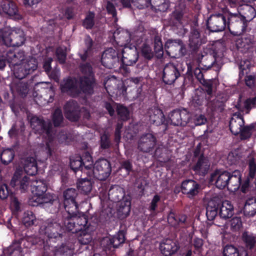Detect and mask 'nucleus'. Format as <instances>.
<instances>
[{"label": "nucleus", "instance_id": "obj_18", "mask_svg": "<svg viewBox=\"0 0 256 256\" xmlns=\"http://www.w3.org/2000/svg\"><path fill=\"white\" fill-rule=\"evenodd\" d=\"M120 56V66H130L135 64L138 58V54L136 48H126L122 52Z\"/></svg>", "mask_w": 256, "mask_h": 256}, {"label": "nucleus", "instance_id": "obj_27", "mask_svg": "<svg viewBox=\"0 0 256 256\" xmlns=\"http://www.w3.org/2000/svg\"><path fill=\"white\" fill-rule=\"evenodd\" d=\"M53 256H74V247L70 243H62L60 246H55L52 250Z\"/></svg>", "mask_w": 256, "mask_h": 256}, {"label": "nucleus", "instance_id": "obj_63", "mask_svg": "<svg viewBox=\"0 0 256 256\" xmlns=\"http://www.w3.org/2000/svg\"><path fill=\"white\" fill-rule=\"evenodd\" d=\"M204 240L202 238H196L194 239L190 248L192 246H194V254H196V252L200 253L201 252Z\"/></svg>", "mask_w": 256, "mask_h": 256}, {"label": "nucleus", "instance_id": "obj_36", "mask_svg": "<svg viewBox=\"0 0 256 256\" xmlns=\"http://www.w3.org/2000/svg\"><path fill=\"white\" fill-rule=\"evenodd\" d=\"M243 211L246 216H254L256 214V199L253 198H248L246 202Z\"/></svg>", "mask_w": 256, "mask_h": 256}, {"label": "nucleus", "instance_id": "obj_56", "mask_svg": "<svg viewBox=\"0 0 256 256\" xmlns=\"http://www.w3.org/2000/svg\"><path fill=\"white\" fill-rule=\"evenodd\" d=\"M111 146V142L110 135L108 133L104 132L101 136L100 140V146L102 150H106Z\"/></svg>", "mask_w": 256, "mask_h": 256}, {"label": "nucleus", "instance_id": "obj_14", "mask_svg": "<svg viewBox=\"0 0 256 256\" xmlns=\"http://www.w3.org/2000/svg\"><path fill=\"white\" fill-rule=\"evenodd\" d=\"M148 115L150 124L156 126L162 125L164 131L168 129V122L166 120L164 112L158 106H152L148 111Z\"/></svg>", "mask_w": 256, "mask_h": 256}, {"label": "nucleus", "instance_id": "obj_21", "mask_svg": "<svg viewBox=\"0 0 256 256\" xmlns=\"http://www.w3.org/2000/svg\"><path fill=\"white\" fill-rule=\"evenodd\" d=\"M156 142L154 136L148 133L142 135L138 142V149L144 152H149L152 151Z\"/></svg>", "mask_w": 256, "mask_h": 256}, {"label": "nucleus", "instance_id": "obj_1", "mask_svg": "<svg viewBox=\"0 0 256 256\" xmlns=\"http://www.w3.org/2000/svg\"><path fill=\"white\" fill-rule=\"evenodd\" d=\"M22 60V64H18L17 63V80H19L17 82V95L24 98L28 92V82L20 80L35 70L37 64L36 60L32 58Z\"/></svg>", "mask_w": 256, "mask_h": 256}, {"label": "nucleus", "instance_id": "obj_45", "mask_svg": "<svg viewBox=\"0 0 256 256\" xmlns=\"http://www.w3.org/2000/svg\"><path fill=\"white\" fill-rule=\"evenodd\" d=\"M74 234L78 237V240L81 244L86 245L92 241V237L90 232L89 228Z\"/></svg>", "mask_w": 256, "mask_h": 256}, {"label": "nucleus", "instance_id": "obj_46", "mask_svg": "<svg viewBox=\"0 0 256 256\" xmlns=\"http://www.w3.org/2000/svg\"><path fill=\"white\" fill-rule=\"evenodd\" d=\"M242 240L245 244L246 248L249 250L254 248L256 240V238L248 232H244L242 234Z\"/></svg>", "mask_w": 256, "mask_h": 256}, {"label": "nucleus", "instance_id": "obj_60", "mask_svg": "<svg viewBox=\"0 0 256 256\" xmlns=\"http://www.w3.org/2000/svg\"><path fill=\"white\" fill-rule=\"evenodd\" d=\"M240 156L236 152H230L227 156V162L230 165H236L240 160Z\"/></svg>", "mask_w": 256, "mask_h": 256}, {"label": "nucleus", "instance_id": "obj_20", "mask_svg": "<svg viewBox=\"0 0 256 256\" xmlns=\"http://www.w3.org/2000/svg\"><path fill=\"white\" fill-rule=\"evenodd\" d=\"M200 189V184L192 180H186L181 184V190L183 194L190 198H193L198 194Z\"/></svg>", "mask_w": 256, "mask_h": 256}, {"label": "nucleus", "instance_id": "obj_30", "mask_svg": "<svg viewBox=\"0 0 256 256\" xmlns=\"http://www.w3.org/2000/svg\"><path fill=\"white\" fill-rule=\"evenodd\" d=\"M238 13L240 14L242 19L248 25V22L252 20L256 16V10L255 8L251 6L246 4L242 6L240 11H238Z\"/></svg>", "mask_w": 256, "mask_h": 256}, {"label": "nucleus", "instance_id": "obj_57", "mask_svg": "<svg viewBox=\"0 0 256 256\" xmlns=\"http://www.w3.org/2000/svg\"><path fill=\"white\" fill-rule=\"evenodd\" d=\"M140 48L142 54L145 58L150 60L153 58V52L151 48L148 44L144 42Z\"/></svg>", "mask_w": 256, "mask_h": 256}, {"label": "nucleus", "instance_id": "obj_2", "mask_svg": "<svg viewBox=\"0 0 256 256\" xmlns=\"http://www.w3.org/2000/svg\"><path fill=\"white\" fill-rule=\"evenodd\" d=\"M78 213L70 212V216L62 214V222L66 231L74 234L89 228L87 218L84 215L78 216Z\"/></svg>", "mask_w": 256, "mask_h": 256}, {"label": "nucleus", "instance_id": "obj_50", "mask_svg": "<svg viewBox=\"0 0 256 256\" xmlns=\"http://www.w3.org/2000/svg\"><path fill=\"white\" fill-rule=\"evenodd\" d=\"M20 171L17 168V182H19V188L22 192H25L28 188L30 184V178L24 176L22 178L20 176Z\"/></svg>", "mask_w": 256, "mask_h": 256}, {"label": "nucleus", "instance_id": "obj_37", "mask_svg": "<svg viewBox=\"0 0 256 256\" xmlns=\"http://www.w3.org/2000/svg\"><path fill=\"white\" fill-rule=\"evenodd\" d=\"M92 178H80L77 182L78 189L84 194H88L92 189V184L90 179Z\"/></svg>", "mask_w": 256, "mask_h": 256}, {"label": "nucleus", "instance_id": "obj_31", "mask_svg": "<svg viewBox=\"0 0 256 256\" xmlns=\"http://www.w3.org/2000/svg\"><path fill=\"white\" fill-rule=\"evenodd\" d=\"M245 122L243 116H237L232 118L230 121L229 127L231 132L235 136L239 134L242 128L244 125Z\"/></svg>", "mask_w": 256, "mask_h": 256}, {"label": "nucleus", "instance_id": "obj_48", "mask_svg": "<svg viewBox=\"0 0 256 256\" xmlns=\"http://www.w3.org/2000/svg\"><path fill=\"white\" fill-rule=\"evenodd\" d=\"M186 219L187 216L185 214L175 215L170 213L168 216V220L174 226L184 224Z\"/></svg>", "mask_w": 256, "mask_h": 256}, {"label": "nucleus", "instance_id": "obj_54", "mask_svg": "<svg viewBox=\"0 0 256 256\" xmlns=\"http://www.w3.org/2000/svg\"><path fill=\"white\" fill-rule=\"evenodd\" d=\"M254 128V126L253 124L246 126H244L240 130V132L239 133L240 140H246L250 138L252 136V131Z\"/></svg>", "mask_w": 256, "mask_h": 256}, {"label": "nucleus", "instance_id": "obj_17", "mask_svg": "<svg viewBox=\"0 0 256 256\" xmlns=\"http://www.w3.org/2000/svg\"><path fill=\"white\" fill-rule=\"evenodd\" d=\"M228 172L216 170L211 174L210 181L214 183L216 188L222 190L228 186Z\"/></svg>", "mask_w": 256, "mask_h": 256}, {"label": "nucleus", "instance_id": "obj_62", "mask_svg": "<svg viewBox=\"0 0 256 256\" xmlns=\"http://www.w3.org/2000/svg\"><path fill=\"white\" fill-rule=\"evenodd\" d=\"M242 226V222L240 217L235 216L230 220V228L232 231L239 230Z\"/></svg>", "mask_w": 256, "mask_h": 256}, {"label": "nucleus", "instance_id": "obj_40", "mask_svg": "<svg viewBox=\"0 0 256 256\" xmlns=\"http://www.w3.org/2000/svg\"><path fill=\"white\" fill-rule=\"evenodd\" d=\"M182 44V40L180 39L176 40H168L165 43L164 49L166 53L170 56L172 54L178 51L180 45Z\"/></svg>", "mask_w": 256, "mask_h": 256}, {"label": "nucleus", "instance_id": "obj_5", "mask_svg": "<svg viewBox=\"0 0 256 256\" xmlns=\"http://www.w3.org/2000/svg\"><path fill=\"white\" fill-rule=\"evenodd\" d=\"M78 190L74 188H68L62 192V202L65 211L62 214L70 216V212L74 214L79 212L78 202Z\"/></svg>", "mask_w": 256, "mask_h": 256}, {"label": "nucleus", "instance_id": "obj_6", "mask_svg": "<svg viewBox=\"0 0 256 256\" xmlns=\"http://www.w3.org/2000/svg\"><path fill=\"white\" fill-rule=\"evenodd\" d=\"M227 19V28L232 35L240 36L246 31L248 24L238 12L232 13L228 10Z\"/></svg>", "mask_w": 256, "mask_h": 256}, {"label": "nucleus", "instance_id": "obj_34", "mask_svg": "<svg viewBox=\"0 0 256 256\" xmlns=\"http://www.w3.org/2000/svg\"><path fill=\"white\" fill-rule=\"evenodd\" d=\"M24 170L28 175H36L38 172V165L36 158L32 156L27 158L24 161Z\"/></svg>", "mask_w": 256, "mask_h": 256}, {"label": "nucleus", "instance_id": "obj_51", "mask_svg": "<svg viewBox=\"0 0 256 256\" xmlns=\"http://www.w3.org/2000/svg\"><path fill=\"white\" fill-rule=\"evenodd\" d=\"M14 152L13 150L8 148L4 150L0 154V160L2 164H8L13 160Z\"/></svg>", "mask_w": 256, "mask_h": 256}, {"label": "nucleus", "instance_id": "obj_4", "mask_svg": "<svg viewBox=\"0 0 256 256\" xmlns=\"http://www.w3.org/2000/svg\"><path fill=\"white\" fill-rule=\"evenodd\" d=\"M112 167L110 162L106 158H100L89 168L87 172L88 177L99 180H105L110 175Z\"/></svg>", "mask_w": 256, "mask_h": 256}, {"label": "nucleus", "instance_id": "obj_39", "mask_svg": "<svg viewBox=\"0 0 256 256\" xmlns=\"http://www.w3.org/2000/svg\"><path fill=\"white\" fill-rule=\"evenodd\" d=\"M253 68H254V66L252 64L250 60H241L238 65L239 78L242 80L246 74H249Z\"/></svg>", "mask_w": 256, "mask_h": 256}, {"label": "nucleus", "instance_id": "obj_12", "mask_svg": "<svg viewBox=\"0 0 256 256\" xmlns=\"http://www.w3.org/2000/svg\"><path fill=\"white\" fill-rule=\"evenodd\" d=\"M181 75L180 65L172 62L166 64L162 71V80L166 84H173Z\"/></svg>", "mask_w": 256, "mask_h": 256}, {"label": "nucleus", "instance_id": "obj_9", "mask_svg": "<svg viewBox=\"0 0 256 256\" xmlns=\"http://www.w3.org/2000/svg\"><path fill=\"white\" fill-rule=\"evenodd\" d=\"M202 44L200 26L196 20H194L190 24V30L188 39V48L190 54L194 56L196 54Z\"/></svg>", "mask_w": 256, "mask_h": 256}, {"label": "nucleus", "instance_id": "obj_25", "mask_svg": "<svg viewBox=\"0 0 256 256\" xmlns=\"http://www.w3.org/2000/svg\"><path fill=\"white\" fill-rule=\"evenodd\" d=\"M210 163L207 157L204 156L202 152L198 158V161L192 167V170L196 174L204 176L208 172Z\"/></svg>", "mask_w": 256, "mask_h": 256}, {"label": "nucleus", "instance_id": "obj_7", "mask_svg": "<svg viewBox=\"0 0 256 256\" xmlns=\"http://www.w3.org/2000/svg\"><path fill=\"white\" fill-rule=\"evenodd\" d=\"M228 10L213 14L208 18L207 28L212 32H222L227 28Z\"/></svg>", "mask_w": 256, "mask_h": 256}, {"label": "nucleus", "instance_id": "obj_16", "mask_svg": "<svg viewBox=\"0 0 256 256\" xmlns=\"http://www.w3.org/2000/svg\"><path fill=\"white\" fill-rule=\"evenodd\" d=\"M190 117L188 111L185 108L174 110L169 114L171 124L175 126H186Z\"/></svg>", "mask_w": 256, "mask_h": 256}, {"label": "nucleus", "instance_id": "obj_23", "mask_svg": "<svg viewBox=\"0 0 256 256\" xmlns=\"http://www.w3.org/2000/svg\"><path fill=\"white\" fill-rule=\"evenodd\" d=\"M55 201H56V200L54 195L45 192L44 194H42V196L36 198V197L30 198L28 199V204L32 206H46L50 204H52Z\"/></svg>", "mask_w": 256, "mask_h": 256}, {"label": "nucleus", "instance_id": "obj_49", "mask_svg": "<svg viewBox=\"0 0 256 256\" xmlns=\"http://www.w3.org/2000/svg\"><path fill=\"white\" fill-rule=\"evenodd\" d=\"M95 14L94 12L89 11L86 18L82 20V26L86 30H91L93 28L94 22Z\"/></svg>", "mask_w": 256, "mask_h": 256}, {"label": "nucleus", "instance_id": "obj_43", "mask_svg": "<svg viewBox=\"0 0 256 256\" xmlns=\"http://www.w3.org/2000/svg\"><path fill=\"white\" fill-rule=\"evenodd\" d=\"M37 220L32 212L27 210L24 214L22 218V222L26 227H29L33 225L37 224Z\"/></svg>", "mask_w": 256, "mask_h": 256}, {"label": "nucleus", "instance_id": "obj_55", "mask_svg": "<svg viewBox=\"0 0 256 256\" xmlns=\"http://www.w3.org/2000/svg\"><path fill=\"white\" fill-rule=\"evenodd\" d=\"M79 68L81 72L83 74L82 76H95L93 68L90 63L81 64L79 66Z\"/></svg>", "mask_w": 256, "mask_h": 256}, {"label": "nucleus", "instance_id": "obj_19", "mask_svg": "<svg viewBox=\"0 0 256 256\" xmlns=\"http://www.w3.org/2000/svg\"><path fill=\"white\" fill-rule=\"evenodd\" d=\"M60 88L63 93H67L72 97H76L80 94L78 90V78L68 77L64 80L63 84H60Z\"/></svg>", "mask_w": 256, "mask_h": 256}, {"label": "nucleus", "instance_id": "obj_61", "mask_svg": "<svg viewBox=\"0 0 256 256\" xmlns=\"http://www.w3.org/2000/svg\"><path fill=\"white\" fill-rule=\"evenodd\" d=\"M248 174L247 178L252 180L255 178L256 174V164L254 158L250 160L248 163Z\"/></svg>", "mask_w": 256, "mask_h": 256}, {"label": "nucleus", "instance_id": "obj_64", "mask_svg": "<svg viewBox=\"0 0 256 256\" xmlns=\"http://www.w3.org/2000/svg\"><path fill=\"white\" fill-rule=\"evenodd\" d=\"M16 243L14 240L12 244L4 250L5 256H16Z\"/></svg>", "mask_w": 256, "mask_h": 256}, {"label": "nucleus", "instance_id": "obj_33", "mask_svg": "<svg viewBox=\"0 0 256 256\" xmlns=\"http://www.w3.org/2000/svg\"><path fill=\"white\" fill-rule=\"evenodd\" d=\"M124 190L118 185L110 186L108 192V199L112 202H118L124 198Z\"/></svg>", "mask_w": 256, "mask_h": 256}, {"label": "nucleus", "instance_id": "obj_22", "mask_svg": "<svg viewBox=\"0 0 256 256\" xmlns=\"http://www.w3.org/2000/svg\"><path fill=\"white\" fill-rule=\"evenodd\" d=\"M66 117L72 122H77L81 115V110L78 103L74 101L68 102L64 106Z\"/></svg>", "mask_w": 256, "mask_h": 256}, {"label": "nucleus", "instance_id": "obj_11", "mask_svg": "<svg viewBox=\"0 0 256 256\" xmlns=\"http://www.w3.org/2000/svg\"><path fill=\"white\" fill-rule=\"evenodd\" d=\"M121 54L112 48H110L103 52L101 57V63L108 68H116L120 66Z\"/></svg>", "mask_w": 256, "mask_h": 256}, {"label": "nucleus", "instance_id": "obj_44", "mask_svg": "<svg viewBox=\"0 0 256 256\" xmlns=\"http://www.w3.org/2000/svg\"><path fill=\"white\" fill-rule=\"evenodd\" d=\"M116 104V112L118 119L122 121H126L130 118V110L128 108L120 104Z\"/></svg>", "mask_w": 256, "mask_h": 256}, {"label": "nucleus", "instance_id": "obj_24", "mask_svg": "<svg viewBox=\"0 0 256 256\" xmlns=\"http://www.w3.org/2000/svg\"><path fill=\"white\" fill-rule=\"evenodd\" d=\"M168 22L170 26L178 28L184 26L188 19L182 10L176 9L170 15Z\"/></svg>", "mask_w": 256, "mask_h": 256}, {"label": "nucleus", "instance_id": "obj_47", "mask_svg": "<svg viewBox=\"0 0 256 256\" xmlns=\"http://www.w3.org/2000/svg\"><path fill=\"white\" fill-rule=\"evenodd\" d=\"M52 120L54 126L56 128L60 127L62 124L64 118L62 110L60 108H56L52 114Z\"/></svg>", "mask_w": 256, "mask_h": 256}, {"label": "nucleus", "instance_id": "obj_59", "mask_svg": "<svg viewBox=\"0 0 256 256\" xmlns=\"http://www.w3.org/2000/svg\"><path fill=\"white\" fill-rule=\"evenodd\" d=\"M198 62L201 63V64L203 66L202 68V70H208L211 68L212 66L216 62V60L214 58L211 56H208L202 61H200L198 59Z\"/></svg>", "mask_w": 256, "mask_h": 256}, {"label": "nucleus", "instance_id": "obj_58", "mask_svg": "<svg viewBox=\"0 0 256 256\" xmlns=\"http://www.w3.org/2000/svg\"><path fill=\"white\" fill-rule=\"evenodd\" d=\"M154 50L156 54L161 56L163 55L164 48L160 38L158 36H156L154 38Z\"/></svg>", "mask_w": 256, "mask_h": 256}, {"label": "nucleus", "instance_id": "obj_53", "mask_svg": "<svg viewBox=\"0 0 256 256\" xmlns=\"http://www.w3.org/2000/svg\"><path fill=\"white\" fill-rule=\"evenodd\" d=\"M223 256H240L238 248L232 244H226L223 248Z\"/></svg>", "mask_w": 256, "mask_h": 256}, {"label": "nucleus", "instance_id": "obj_42", "mask_svg": "<svg viewBox=\"0 0 256 256\" xmlns=\"http://www.w3.org/2000/svg\"><path fill=\"white\" fill-rule=\"evenodd\" d=\"M131 202L130 200H124L121 202L118 208V216L124 218H126L130 214V211Z\"/></svg>", "mask_w": 256, "mask_h": 256}, {"label": "nucleus", "instance_id": "obj_10", "mask_svg": "<svg viewBox=\"0 0 256 256\" xmlns=\"http://www.w3.org/2000/svg\"><path fill=\"white\" fill-rule=\"evenodd\" d=\"M84 156L85 158L84 159L78 155L74 158L70 160V167L75 173L80 172L87 175L89 168H92L93 162L91 156L89 153L86 152Z\"/></svg>", "mask_w": 256, "mask_h": 256}, {"label": "nucleus", "instance_id": "obj_29", "mask_svg": "<svg viewBox=\"0 0 256 256\" xmlns=\"http://www.w3.org/2000/svg\"><path fill=\"white\" fill-rule=\"evenodd\" d=\"M31 192L32 196L31 198L40 196L47 190V186L43 180H34L30 184Z\"/></svg>", "mask_w": 256, "mask_h": 256}, {"label": "nucleus", "instance_id": "obj_28", "mask_svg": "<svg viewBox=\"0 0 256 256\" xmlns=\"http://www.w3.org/2000/svg\"><path fill=\"white\" fill-rule=\"evenodd\" d=\"M218 216L224 220H227L230 218L234 214V206L231 202L228 200H225L220 203Z\"/></svg>", "mask_w": 256, "mask_h": 256}, {"label": "nucleus", "instance_id": "obj_26", "mask_svg": "<svg viewBox=\"0 0 256 256\" xmlns=\"http://www.w3.org/2000/svg\"><path fill=\"white\" fill-rule=\"evenodd\" d=\"M180 245L178 242L170 239H166L160 246L162 254L164 256H172L175 254L180 249Z\"/></svg>", "mask_w": 256, "mask_h": 256}, {"label": "nucleus", "instance_id": "obj_52", "mask_svg": "<svg viewBox=\"0 0 256 256\" xmlns=\"http://www.w3.org/2000/svg\"><path fill=\"white\" fill-rule=\"evenodd\" d=\"M187 71L184 76V83L182 86L188 84H192L194 81V74L193 72V68L190 63L187 64Z\"/></svg>", "mask_w": 256, "mask_h": 256}, {"label": "nucleus", "instance_id": "obj_15", "mask_svg": "<svg viewBox=\"0 0 256 256\" xmlns=\"http://www.w3.org/2000/svg\"><path fill=\"white\" fill-rule=\"evenodd\" d=\"M78 85L80 94L92 95L96 85L95 76H80L78 78Z\"/></svg>", "mask_w": 256, "mask_h": 256}, {"label": "nucleus", "instance_id": "obj_32", "mask_svg": "<svg viewBox=\"0 0 256 256\" xmlns=\"http://www.w3.org/2000/svg\"><path fill=\"white\" fill-rule=\"evenodd\" d=\"M228 186L234 187V190L240 188L242 178V172L240 170H236L230 172H228Z\"/></svg>", "mask_w": 256, "mask_h": 256}, {"label": "nucleus", "instance_id": "obj_38", "mask_svg": "<svg viewBox=\"0 0 256 256\" xmlns=\"http://www.w3.org/2000/svg\"><path fill=\"white\" fill-rule=\"evenodd\" d=\"M124 234L122 231H120L117 234L114 235L109 239L108 245L110 248H111L112 247L117 248L120 244L124 243Z\"/></svg>", "mask_w": 256, "mask_h": 256}, {"label": "nucleus", "instance_id": "obj_41", "mask_svg": "<svg viewBox=\"0 0 256 256\" xmlns=\"http://www.w3.org/2000/svg\"><path fill=\"white\" fill-rule=\"evenodd\" d=\"M203 86L202 90L206 96L212 100H218L214 94L213 90V81L211 80H202L200 82Z\"/></svg>", "mask_w": 256, "mask_h": 256}, {"label": "nucleus", "instance_id": "obj_3", "mask_svg": "<svg viewBox=\"0 0 256 256\" xmlns=\"http://www.w3.org/2000/svg\"><path fill=\"white\" fill-rule=\"evenodd\" d=\"M57 220L55 219H48L40 228V232L41 234L46 236L49 240H51L54 242L62 240V228L65 229L64 226L62 222V218Z\"/></svg>", "mask_w": 256, "mask_h": 256}, {"label": "nucleus", "instance_id": "obj_13", "mask_svg": "<svg viewBox=\"0 0 256 256\" xmlns=\"http://www.w3.org/2000/svg\"><path fill=\"white\" fill-rule=\"evenodd\" d=\"M30 126L36 134L49 136L52 132V124L49 121L46 122L42 118L32 116L30 120Z\"/></svg>", "mask_w": 256, "mask_h": 256}, {"label": "nucleus", "instance_id": "obj_35", "mask_svg": "<svg viewBox=\"0 0 256 256\" xmlns=\"http://www.w3.org/2000/svg\"><path fill=\"white\" fill-rule=\"evenodd\" d=\"M220 202L210 200L206 208V216L208 220H213L218 214Z\"/></svg>", "mask_w": 256, "mask_h": 256}, {"label": "nucleus", "instance_id": "obj_8", "mask_svg": "<svg viewBox=\"0 0 256 256\" xmlns=\"http://www.w3.org/2000/svg\"><path fill=\"white\" fill-rule=\"evenodd\" d=\"M222 103L220 100H212L211 98L206 96V94L200 91L196 92L194 96L192 97V105L196 109H200L203 106H208L213 110L221 106Z\"/></svg>", "mask_w": 256, "mask_h": 256}]
</instances>
